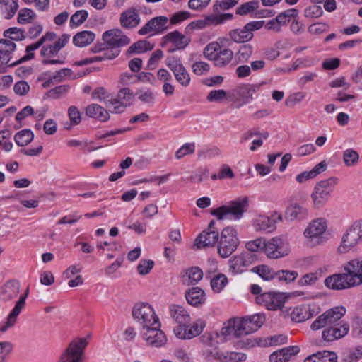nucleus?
<instances>
[{
    "mask_svg": "<svg viewBox=\"0 0 362 362\" xmlns=\"http://www.w3.org/2000/svg\"><path fill=\"white\" fill-rule=\"evenodd\" d=\"M227 284L228 279L223 274L216 275L211 280V286L213 291L216 293L221 292Z\"/></svg>",
    "mask_w": 362,
    "mask_h": 362,
    "instance_id": "50",
    "label": "nucleus"
},
{
    "mask_svg": "<svg viewBox=\"0 0 362 362\" xmlns=\"http://www.w3.org/2000/svg\"><path fill=\"white\" fill-rule=\"evenodd\" d=\"M253 52V47L249 44H245L239 47L236 54L239 62H247Z\"/></svg>",
    "mask_w": 362,
    "mask_h": 362,
    "instance_id": "49",
    "label": "nucleus"
},
{
    "mask_svg": "<svg viewBox=\"0 0 362 362\" xmlns=\"http://www.w3.org/2000/svg\"><path fill=\"white\" fill-rule=\"evenodd\" d=\"M216 224L215 221L212 220L210 221L207 228L202 231L195 239L194 247L200 249L217 246L220 233L216 227Z\"/></svg>",
    "mask_w": 362,
    "mask_h": 362,
    "instance_id": "9",
    "label": "nucleus"
},
{
    "mask_svg": "<svg viewBox=\"0 0 362 362\" xmlns=\"http://www.w3.org/2000/svg\"><path fill=\"white\" fill-rule=\"evenodd\" d=\"M253 261L254 255L249 252L234 255L228 261L229 271L233 274H241Z\"/></svg>",
    "mask_w": 362,
    "mask_h": 362,
    "instance_id": "16",
    "label": "nucleus"
},
{
    "mask_svg": "<svg viewBox=\"0 0 362 362\" xmlns=\"http://www.w3.org/2000/svg\"><path fill=\"white\" fill-rule=\"evenodd\" d=\"M6 37L12 40H22L25 38L23 30L16 27L8 28L4 33Z\"/></svg>",
    "mask_w": 362,
    "mask_h": 362,
    "instance_id": "59",
    "label": "nucleus"
},
{
    "mask_svg": "<svg viewBox=\"0 0 362 362\" xmlns=\"http://www.w3.org/2000/svg\"><path fill=\"white\" fill-rule=\"evenodd\" d=\"M263 21H252L247 23L242 28L233 29L228 33L230 40L236 43H245L250 41L254 35L253 32L260 29Z\"/></svg>",
    "mask_w": 362,
    "mask_h": 362,
    "instance_id": "10",
    "label": "nucleus"
},
{
    "mask_svg": "<svg viewBox=\"0 0 362 362\" xmlns=\"http://www.w3.org/2000/svg\"><path fill=\"white\" fill-rule=\"evenodd\" d=\"M297 276L298 273L296 271L279 270L276 272V279L287 284L293 281Z\"/></svg>",
    "mask_w": 362,
    "mask_h": 362,
    "instance_id": "54",
    "label": "nucleus"
},
{
    "mask_svg": "<svg viewBox=\"0 0 362 362\" xmlns=\"http://www.w3.org/2000/svg\"><path fill=\"white\" fill-rule=\"evenodd\" d=\"M248 206V198L247 197H241L217 209H213L211 211V214L216 216L218 220H240L247 210Z\"/></svg>",
    "mask_w": 362,
    "mask_h": 362,
    "instance_id": "1",
    "label": "nucleus"
},
{
    "mask_svg": "<svg viewBox=\"0 0 362 362\" xmlns=\"http://www.w3.org/2000/svg\"><path fill=\"white\" fill-rule=\"evenodd\" d=\"M307 216V209L297 203L291 204L285 211V218L290 221L302 220L305 218Z\"/></svg>",
    "mask_w": 362,
    "mask_h": 362,
    "instance_id": "31",
    "label": "nucleus"
},
{
    "mask_svg": "<svg viewBox=\"0 0 362 362\" xmlns=\"http://www.w3.org/2000/svg\"><path fill=\"white\" fill-rule=\"evenodd\" d=\"M56 37V34L53 32H47L37 42L28 45L25 51L26 54L20 59L19 62H25L34 58V51L40 48L46 41H52Z\"/></svg>",
    "mask_w": 362,
    "mask_h": 362,
    "instance_id": "30",
    "label": "nucleus"
},
{
    "mask_svg": "<svg viewBox=\"0 0 362 362\" xmlns=\"http://www.w3.org/2000/svg\"><path fill=\"white\" fill-rule=\"evenodd\" d=\"M160 321L152 326H148L141 329V335L146 344L153 347H160L166 342V337L160 329Z\"/></svg>",
    "mask_w": 362,
    "mask_h": 362,
    "instance_id": "13",
    "label": "nucleus"
},
{
    "mask_svg": "<svg viewBox=\"0 0 362 362\" xmlns=\"http://www.w3.org/2000/svg\"><path fill=\"white\" fill-rule=\"evenodd\" d=\"M286 297L283 293L268 292L257 297L259 303L263 304L268 310H281L286 302Z\"/></svg>",
    "mask_w": 362,
    "mask_h": 362,
    "instance_id": "15",
    "label": "nucleus"
},
{
    "mask_svg": "<svg viewBox=\"0 0 362 362\" xmlns=\"http://www.w3.org/2000/svg\"><path fill=\"white\" fill-rule=\"evenodd\" d=\"M195 151L194 143H186L182 145L176 152L175 158L177 159H181L187 155L192 154Z\"/></svg>",
    "mask_w": 362,
    "mask_h": 362,
    "instance_id": "60",
    "label": "nucleus"
},
{
    "mask_svg": "<svg viewBox=\"0 0 362 362\" xmlns=\"http://www.w3.org/2000/svg\"><path fill=\"white\" fill-rule=\"evenodd\" d=\"M185 298L189 304L198 306L205 301L204 291L199 287H193L186 292Z\"/></svg>",
    "mask_w": 362,
    "mask_h": 362,
    "instance_id": "34",
    "label": "nucleus"
},
{
    "mask_svg": "<svg viewBox=\"0 0 362 362\" xmlns=\"http://www.w3.org/2000/svg\"><path fill=\"white\" fill-rule=\"evenodd\" d=\"M343 160L346 166H354L358 163L359 155L356 151L348 148L343 153Z\"/></svg>",
    "mask_w": 362,
    "mask_h": 362,
    "instance_id": "48",
    "label": "nucleus"
},
{
    "mask_svg": "<svg viewBox=\"0 0 362 362\" xmlns=\"http://www.w3.org/2000/svg\"><path fill=\"white\" fill-rule=\"evenodd\" d=\"M239 0H216L214 5V12L221 13V11L228 10L235 6Z\"/></svg>",
    "mask_w": 362,
    "mask_h": 362,
    "instance_id": "51",
    "label": "nucleus"
},
{
    "mask_svg": "<svg viewBox=\"0 0 362 362\" xmlns=\"http://www.w3.org/2000/svg\"><path fill=\"white\" fill-rule=\"evenodd\" d=\"M20 292V283L18 281L12 279L6 281L1 288L0 298L7 302L15 298Z\"/></svg>",
    "mask_w": 362,
    "mask_h": 362,
    "instance_id": "26",
    "label": "nucleus"
},
{
    "mask_svg": "<svg viewBox=\"0 0 362 362\" xmlns=\"http://www.w3.org/2000/svg\"><path fill=\"white\" fill-rule=\"evenodd\" d=\"M16 44L11 40H0V66H15L20 64V59L17 62H10L11 54L16 49Z\"/></svg>",
    "mask_w": 362,
    "mask_h": 362,
    "instance_id": "24",
    "label": "nucleus"
},
{
    "mask_svg": "<svg viewBox=\"0 0 362 362\" xmlns=\"http://www.w3.org/2000/svg\"><path fill=\"white\" fill-rule=\"evenodd\" d=\"M257 7V2L249 1L243 4L236 9V13L240 16L253 12Z\"/></svg>",
    "mask_w": 362,
    "mask_h": 362,
    "instance_id": "64",
    "label": "nucleus"
},
{
    "mask_svg": "<svg viewBox=\"0 0 362 362\" xmlns=\"http://www.w3.org/2000/svg\"><path fill=\"white\" fill-rule=\"evenodd\" d=\"M344 269L345 273L354 279L352 281L356 282V286L362 284V260H351L344 265Z\"/></svg>",
    "mask_w": 362,
    "mask_h": 362,
    "instance_id": "29",
    "label": "nucleus"
},
{
    "mask_svg": "<svg viewBox=\"0 0 362 362\" xmlns=\"http://www.w3.org/2000/svg\"><path fill=\"white\" fill-rule=\"evenodd\" d=\"M134 319L139 323L142 328L152 326L159 322L154 309L148 303H136L132 310Z\"/></svg>",
    "mask_w": 362,
    "mask_h": 362,
    "instance_id": "6",
    "label": "nucleus"
},
{
    "mask_svg": "<svg viewBox=\"0 0 362 362\" xmlns=\"http://www.w3.org/2000/svg\"><path fill=\"white\" fill-rule=\"evenodd\" d=\"M88 13L86 10H79L74 13L70 18V26L78 27L81 25L88 18Z\"/></svg>",
    "mask_w": 362,
    "mask_h": 362,
    "instance_id": "53",
    "label": "nucleus"
},
{
    "mask_svg": "<svg viewBox=\"0 0 362 362\" xmlns=\"http://www.w3.org/2000/svg\"><path fill=\"white\" fill-rule=\"evenodd\" d=\"M192 69L194 74L202 76L209 71L210 66L204 62H196L192 65Z\"/></svg>",
    "mask_w": 362,
    "mask_h": 362,
    "instance_id": "62",
    "label": "nucleus"
},
{
    "mask_svg": "<svg viewBox=\"0 0 362 362\" xmlns=\"http://www.w3.org/2000/svg\"><path fill=\"white\" fill-rule=\"evenodd\" d=\"M18 0H0L1 9L6 12V18H11L18 8Z\"/></svg>",
    "mask_w": 362,
    "mask_h": 362,
    "instance_id": "44",
    "label": "nucleus"
},
{
    "mask_svg": "<svg viewBox=\"0 0 362 362\" xmlns=\"http://www.w3.org/2000/svg\"><path fill=\"white\" fill-rule=\"evenodd\" d=\"M240 239L237 230L233 226H226L220 233L217 243V253L222 258H228L238 247Z\"/></svg>",
    "mask_w": 362,
    "mask_h": 362,
    "instance_id": "2",
    "label": "nucleus"
},
{
    "mask_svg": "<svg viewBox=\"0 0 362 362\" xmlns=\"http://www.w3.org/2000/svg\"><path fill=\"white\" fill-rule=\"evenodd\" d=\"M136 95L140 101L149 106H153L155 103V95L151 89L139 90L136 92Z\"/></svg>",
    "mask_w": 362,
    "mask_h": 362,
    "instance_id": "52",
    "label": "nucleus"
},
{
    "mask_svg": "<svg viewBox=\"0 0 362 362\" xmlns=\"http://www.w3.org/2000/svg\"><path fill=\"white\" fill-rule=\"evenodd\" d=\"M168 18L165 16L155 17L148 21L139 30V34L144 35L150 32L162 33L168 29Z\"/></svg>",
    "mask_w": 362,
    "mask_h": 362,
    "instance_id": "22",
    "label": "nucleus"
},
{
    "mask_svg": "<svg viewBox=\"0 0 362 362\" xmlns=\"http://www.w3.org/2000/svg\"><path fill=\"white\" fill-rule=\"evenodd\" d=\"M362 240V220L355 221L342 237L338 247L340 253H346Z\"/></svg>",
    "mask_w": 362,
    "mask_h": 362,
    "instance_id": "5",
    "label": "nucleus"
},
{
    "mask_svg": "<svg viewBox=\"0 0 362 362\" xmlns=\"http://www.w3.org/2000/svg\"><path fill=\"white\" fill-rule=\"evenodd\" d=\"M265 239L262 238H257L254 240L248 241L245 244L246 249L250 252H259L264 250Z\"/></svg>",
    "mask_w": 362,
    "mask_h": 362,
    "instance_id": "55",
    "label": "nucleus"
},
{
    "mask_svg": "<svg viewBox=\"0 0 362 362\" xmlns=\"http://www.w3.org/2000/svg\"><path fill=\"white\" fill-rule=\"evenodd\" d=\"M203 355L207 362H228V356L219 352L216 348H206Z\"/></svg>",
    "mask_w": 362,
    "mask_h": 362,
    "instance_id": "39",
    "label": "nucleus"
},
{
    "mask_svg": "<svg viewBox=\"0 0 362 362\" xmlns=\"http://www.w3.org/2000/svg\"><path fill=\"white\" fill-rule=\"evenodd\" d=\"M95 35L90 30H83L77 33L73 37V43L78 47H86L93 42Z\"/></svg>",
    "mask_w": 362,
    "mask_h": 362,
    "instance_id": "35",
    "label": "nucleus"
},
{
    "mask_svg": "<svg viewBox=\"0 0 362 362\" xmlns=\"http://www.w3.org/2000/svg\"><path fill=\"white\" fill-rule=\"evenodd\" d=\"M165 64L173 72L175 80L182 86H189L191 82L190 75L179 57L174 56L168 57L165 59Z\"/></svg>",
    "mask_w": 362,
    "mask_h": 362,
    "instance_id": "12",
    "label": "nucleus"
},
{
    "mask_svg": "<svg viewBox=\"0 0 362 362\" xmlns=\"http://www.w3.org/2000/svg\"><path fill=\"white\" fill-rule=\"evenodd\" d=\"M320 308L315 305H301L293 308L291 318L295 322H304L318 315Z\"/></svg>",
    "mask_w": 362,
    "mask_h": 362,
    "instance_id": "20",
    "label": "nucleus"
},
{
    "mask_svg": "<svg viewBox=\"0 0 362 362\" xmlns=\"http://www.w3.org/2000/svg\"><path fill=\"white\" fill-rule=\"evenodd\" d=\"M298 15V11L295 8H291L286 10L285 11L279 13L276 17V20L281 25H286L291 21L292 17H295Z\"/></svg>",
    "mask_w": 362,
    "mask_h": 362,
    "instance_id": "57",
    "label": "nucleus"
},
{
    "mask_svg": "<svg viewBox=\"0 0 362 362\" xmlns=\"http://www.w3.org/2000/svg\"><path fill=\"white\" fill-rule=\"evenodd\" d=\"M165 42H170L175 45V48L171 49L170 51L173 52L176 49H182L186 47L190 42V39L187 36L182 35L177 30L168 33L163 37Z\"/></svg>",
    "mask_w": 362,
    "mask_h": 362,
    "instance_id": "28",
    "label": "nucleus"
},
{
    "mask_svg": "<svg viewBox=\"0 0 362 362\" xmlns=\"http://www.w3.org/2000/svg\"><path fill=\"white\" fill-rule=\"evenodd\" d=\"M203 277V272L199 267H192L187 269L182 276L184 284L189 286L197 284Z\"/></svg>",
    "mask_w": 362,
    "mask_h": 362,
    "instance_id": "37",
    "label": "nucleus"
},
{
    "mask_svg": "<svg viewBox=\"0 0 362 362\" xmlns=\"http://www.w3.org/2000/svg\"><path fill=\"white\" fill-rule=\"evenodd\" d=\"M134 94L128 88H123L119 90L117 94V98L110 100V105L117 103L124 104V107L129 106L133 101Z\"/></svg>",
    "mask_w": 362,
    "mask_h": 362,
    "instance_id": "38",
    "label": "nucleus"
},
{
    "mask_svg": "<svg viewBox=\"0 0 362 362\" xmlns=\"http://www.w3.org/2000/svg\"><path fill=\"white\" fill-rule=\"evenodd\" d=\"M327 229V223L323 218H317L309 223L304 231L305 237L308 240L311 246L321 244L324 242L322 235Z\"/></svg>",
    "mask_w": 362,
    "mask_h": 362,
    "instance_id": "11",
    "label": "nucleus"
},
{
    "mask_svg": "<svg viewBox=\"0 0 362 362\" xmlns=\"http://www.w3.org/2000/svg\"><path fill=\"white\" fill-rule=\"evenodd\" d=\"M231 322L233 327L232 331L233 332L234 337L238 338L249 334L248 330L246 329V325L243 317L234 318L233 320H231Z\"/></svg>",
    "mask_w": 362,
    "mask_h": 362,
    "instance_id": "43",
    "label": "nucleus"
},
{
    "mask_svg": "<svg viewBox=\"0 0 362 362\" xmlns=\"http://www.w3.org/2000/svg\"><path fill=\"white\" fill-rule=\"evenodd\" d=\"M35 18L34 11L29 8H23L20 10L18 16V22L20 24H26Z\"/></svg>",
    "mask_w": 362,
    "mask_h": 362,
    "instance_id": "58",
    "label": "nucleus"
},
{
    "mask_svg": "<svg viewBox=\"0 0 362 362\" xmlns=\"http://www.w3.org/2000/svg\"><path fill=\"white\" fill-rule=\"evenodd\" d=\"M300 351L298 346H289L279 349L270 354V362H287Z\"/></svg>",
    "mask_w": 362,
    "mask_h": 362,
    "instance_id": "25",
    "label": "nucleus"
},
{
    "mask_svg": "<svg viewBox=\"0 0 362 362\" xmlns=\"http://www.w3.org/2000/svg\"><path fill=\"white\" fill-rule=\"evenodd\" d=\"M69 90L68 85L58 86L47 92L48 97L57 99L67 93Z\"/></svg>",
    "mask_w": 362,
    "mask_h": 362,
    "instance_id": "63",
    "label": "nucleus"
},
{
    "mask_svg": "<svg viewBox=\"0 0 362 362\" xmlns=\"http://www.w3.org/2000/svg\"><path fill=\"white\" fill-rule=\"evenodd\" d=\"M87 345L86 338L73 340L62 354L59 362H83V351Z\"/></svg>",
    "mask_w": 362,
    "mask_h": 362,
    "instance_id": "7",
    "label": "nucleus"
},
{
    "mask_svg": "<svg viewBox=\"0 0 362 362\" xmlns=\"http://www.w3.org/2000/svg\"><path fill=\"white\" fill-rule=\"evenodd\" d=\"M337 182L338 179L337 177H331L316 184L311 194L315 206H322L327 202Z\"/></svg>",
    "mask_w": 362,
    "mask_h": 362,
    "instance_id": "4",
    "label": "nucleus"
},
{
    "mask_svg": "<svg viewBox=\"0 0 362 362\" xmlns=\"http://www.w3.org/2000/svg\"><path fill=\"white\" fill-rule=\"evenodd\" d=\"M350 327L348 322L340 321L336 325H332L325 328L322 333V337L326 341H333L345 337L349 331Z\"/></svg>",
    "mask_w": 362,
    "mask_h": 362,
    "instance_id": "19",
    "label": "nucleus"
},
{
    "mask_svg": "<svg viewBox=\"0 0 362 362\" xmlns=\"http://www.w3.org/2000/svg\"><path fill=\"white\" fill-rule=\"evenodd\" d=\"M11 131L4 129L0 131V147L6 152H9L13 148V144L9 140L11 137Z\"/></svg>",
    "mask_w": 362,
    "mask_h": 362,
    "instance_id": "47",
    "label": "nucleus"
},
{
    "mask_svg": "<svg viewBox=\"0 0 362 362\" xmlns=\"http://www.w3.org/2000/svg\"><path fill=\"white\" fill-rule=\"evenodd\" d=\"M153 48V45L147 40H139L136 42L133 43L128 48V53H142L146 51L151 50Z\"/></svg>",
    "mask_w": 362,
    "mask_h": 362,
    "instance_id": "45",
    "label": "nucleus"
},
{
    "mask_svg": "<svg viewBox=\"0 0 362 362\" xmlns=\"http://www.w3.org/2000/svg\"><path fill=\"white\" fill-rule=\"evenodd\" d=\"M282 219V215L276 211H274L270 216L259 214L253 218L252 226L256 231L271 232L275 229V224Z\"/></svg>",
    "mask_w": 362,
    "mask_h": 362,
    "instance_id": "14",
    "label": "nucleus"
},
{
    "mask_svg": "<svg viewBox=\"0 0 362 362\" xmlns=\"http://www.w3.org/2000/svg\"><path fill=\"white\" fill-rule=\"evenodd\" d=\"M103 40L107 46L115 49L125 46L130 42L129 38L119 29H113L105 32L103 34Z\"/></svg>",
    "mask_w": 362,
    "mask_h": 362,
    "instance_id": "21",
    "label": "nucleus"
},
{
    "mask_svg": "<svg viewBox=\"0 0 362 362\" xmlns=\"http://www.w3.org/2000/svg\"><path fill=\"white\" fill-rule=\"evenodd\" d=\"M221 46L218 42H212L206 45V47L204 49V56L209 59V60H214L217 52L220 50Z\"/></svg>",
    "mask_w": 362,
    "mask_h": 362,
    "instance_id": "56",
    "label": "nucleus"
},
{
    "mask_svg": "<svg viewBox=\"0 0 362 362\" xmlns=\"http://www.w3.org/2000/svg\"><path fill=\"white\" fill-rule=\"evenodd\" d=\"M290 252L288 243L281 237H274L265 242L264 252L269 259H279Z\"/></svg>",
    "mask_w": 362,
    "mask_h": 362,
    "instance_id": "8",
    "label": "nucleus"
},
{
    "mask_svg": "<svg viewBox=\"0 0 362 362\" xmlns=\"http://www.w3.org/2000/svg\"><path fill=\"white\" fill-rule=\"evenodd\" d=\"M251 272L257 274L264 281L276 278V272L267 265L262 264L252 268Z\"/></svg>",
    "mask_w": 362,
    "mask_h": 362,
    "instance_id": "42",
    "label": "nucleus"
},
{
    "mask_svg": "<svg viewBox=\"0 0 362 362\" xmlns=\"http://www.w3.org/2000/svg\"><path fill=\"white\" fill-rule=\"evenodd\" d=\"M86 114L90 117L95 118L100 122H106L109 119L108 112L98 104H90L86 108Z\"/></svg>",
    "mask_w": 362,
    "mask_h": 362,
    "instance_id": "33",
    "label": "nucleus"
},
{
    "mask_svg": "<svg viewBox=\"0 0 362 362\" xmlns=\"http://www.w3.org/2000/svg\"><path fill=\"white\" fill-rule=\"evenodd\" d=\"M346 313V309L343 306H337L330 308L319 315L311 324L310 329L316 331L323 327L336 325Z\"/></svg>",
    "mask_w": 362,
    "mask_h": 362,
    "instance_id": "3",
    "label": "nucleus"
},
{
    "mask_svg": "<svg viewBox=\"0 0 362 362\" xmlns=\"http://www.w3.org/2000/svg\"><path fill=\"white\" fill-rule=\"evenodd\" d=\"M243 318L249 334L257 331L265 321V317L262 314H255L249 317H244Z\"/></svg>",
    "mask_w": 362,
    "mask_h": 362,
    "instance_id": "36",
    "label": "nucleus"
},
{
    "mask_svg": "<svg viewBox=\"0 0 362 362\" xmlns=\"http://www.w3.org/2000/svg\"><path fill=\"white\" fill-rule=\"evenodd\" d=\"M28 289L26 290L25 294L20 296L14 308L8 315L6 321L0 327L1 332H6L8 328L12 327L16 324L18 315L25 305V299L28 297Z\"/></svg>",
    "mask_w": 362,
    "mask_h": 362,
    "instance_id": "23",
    "label": "nucleus"
},
{
    "mask_svg": "<svg viewBox=\"0 0 362 362\" xmlns=\"http://www.w3.org/2000/svg\"><path fill=\"white\" fill-rule=\"evenodd\" d=\"M362 358V346L344 351L341 362H358Z\"/></svg>",
    "mask_w": 362,
    "mask_h": 362,
    "instance_id": "46",
    "label": "nucleus"
},
{
    "mask_svg": "<svg viewBox=\"0 0 362 362\" xmlns=\"http://www.w3.org/2000/svg\"><path fill=\"white\" fill-rule=\"evenodd\" d=\"M233 57V52L231 49L228 48L221 49L217 53L214 60L215 66L223 67L231 62Z\"/></svg>",
    "mask_w": 362,
    "mask_h": 362,
    "instance_id": "40",
    "label": "nucleus"
},
{
    "mask_svg": "<svg viewBox=\"0 0 362 362\" xmlns=\"http://www.w3.org/2000/svg\"><path fill=\"white\" fill-rule=\"evenodd\" d=\"M169 314L171 318L178 324V326L187 325L191 320L188 311L182 305H170Z\"/></svg>",
    "mask_w": 362,
    "mask_h": 362,
    "instance_id": "27",
    "label": "nucleus"
},
{
    "mask_svg": "<svg viewBox=\"0 0 362 362\" xmlns=\"http://www.w3.org/2000/svg\"><path fill=\"white\" fill-rule=\"evenodd\" d=\"M139 16L134 8L124 11L120 16V23L124 28H134L139 25Z\"/></svg>",
    "mask_w": 362,
    "mask_h": 362,
    "instance_id": "32",
    "label": "nucleus"
},
{
    "mask_svg": "<svg viewBox=\"0 0 362 362\" xmlns=\"http://www.w3.org/2000/svg\"><path fill=\"white\" fill-rule=\"evenodd\" d=\"M34 139V134L30 129H23L14 135V141L18 146H25Z\"/></svg>",
    "mask_w": 362,
    "mask_h": 362,
    "instance_id": "41",
    "label": "nucleus"
},
{
    "mask_svg": "<svg viewBox=\"0 0 362 362\" xmlns=\"http://www.w3.org/2000/svg\"><path fill=\"white\" fill-rule=\"evenodd\" d=\"M205 326L202 320H197L192 325L177 326L174 328L175 335L180 339H190L199 335Z\"/></svg>",
    "mask_w": 362,
    "mask_h": 362,
    "instance_id": "17",
    "label": "nucleus"
},
{
    "mask_svg": "<svg viewBox=\"0 0 362 362\" xmlns=\"http://www.w3.org/2000/svg\"><path fill=\"white\" fill-rule=\"evenodd\" d=\"M353 279L346 273L336 274L327 277L325 285L334 290H343L356 286V282Z\"/></svg>",
    "mask_w": 362,
    "mask_h": 362,
    "instance_id": "18",
    "label": "nucleus"
},
{
    "mask_svg": "<svg viewBox=\"0 0 362 362\" xmlns=\"http://www.w3.org/2000/svg\"><path fill=\"white\" fill-rule=\"evenodd\" d=\"M306 97V93L304 92H296L288 96L286 101L285 105L288 107H293L296 104L300 103Z\"/></svg>",
    "mask_w": 362,
    "mask_h": 362,
    "instance_id": "61",
    "label": "nucleus"
}]
</instances>
